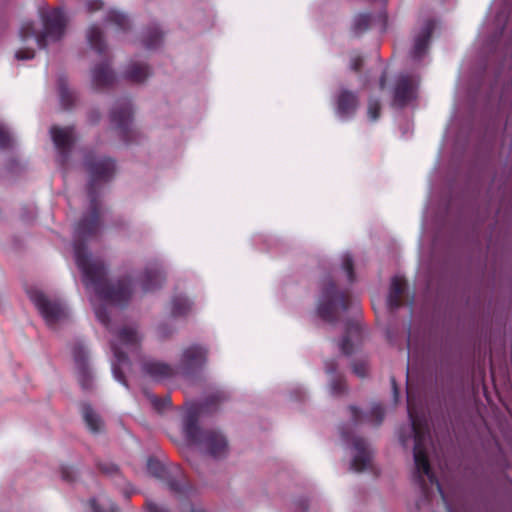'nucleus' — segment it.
Here are the masks:
<instances>
[{"instance_id":"1","label":"nucleus","mask_w":512,"mask_h":512,"mask_svg":"<svg viewBox=\"0 0 512 512\" xmlns=\"http://www.w3.org/2000/svg\"><path fill=\"white\" fill-rule=\"evenodd\" d=\"M85 168L89 174L88 197L90 211L79 221L74 233V255L78 268L83 274L86 288L94 293L91 298L98 321L109 331H113L106 304L125 305L132 294L131 280L124 278L111 282L107 278L104 263L88 253L85 242L95 237L100 230V204L98 184L110 181L116 171L113 159L97 157L92 153L85 156Z\"/></svg>"},{"instance_id":"2","label":"nucleus","mask_w":512,"mask_h":512,"mask_svg":"<svg viewBox=\"0 0 512 512\" xmlns=\"http://www.w3.org/2000/svg\"><path fill=\"white\" fill-rule=\"evenodd\" d=\"M408 416L411 423V431L414 437V473L413 480L419 486L423 496H430V485L435 484L443 500L445 495L435 474L432 472L428 460V446L431 443V434L428 419L424 412L419 413L413 406L410 394L407 396Z\"/></svg>"},{"instance_id":"3","label":"nucleus","mask_w":512,"mask_h":512,"mask_svg":"<svg viewBox=\"0 0 512 512\" xmlns=\"http://www.w3.org/2000/svg\"><path fill=\"white\" fill-rule=\"evenodd\" d=\"M224 399L225 395L222 392L210 395L203 403L189 407L183 417L185 438L190 443L198 446L201 451L216 459L227 455V438L218 430L201 429L198 420L201 413L212 410L214 405Z\"/></svg>"},{"instance_id":"4","label":"nucleus","mask_w":512,"mask_h":512,"mask_svg":"<svg viewBox=\"0 0 512 512\" xmlns=\"http://www.w3.org/2000/svg\"><path fill=\"white\" fill-rule=\"evenodd\" d=\"M42 21L43 31L39 34L36 33L32 22H24L19 31L21 40L26 42L29 39H35L38 47L44 49L48 42H56L63 37L67 18L60 8L43 13Z\"/></svg>"},{"instance_id":"5","label":"nucleus","mask_w":512,"mask_h":512,"mask_svg":"<svg viewBox=\"0 0 512 512\" xmlns=\"http://www.w3.org/2000/svg\"><path fill=\"white\" fill-rule=\"evenodd\" d=\"M141 342V336L134 326H123L115 332L114 338L111 340V349L114 354V362L112 363V372L114 378L128 387L122 367L130 366L128 353L138 351Z\"/></svg>"},{"instance_id":"6","label":"nucleus","mask_w":512,"mask_h":512,"mask_svg":"<svg viewBox=\"0 0 512 512\" xmlns=\"http://www.w3.org/2000/svg\"><path fill=\"white\" fill-rule=\"evenodd\" d=\"M350 307L355 314L358 313V304L340 292L330 278L325 279L317 307L320 318L328 323H336L339 311H347Z\"/></svg>"},{"instance_id":"7","label":"nucleus","mask_w":512,"mask_h":512,"mask_svg":"<svg viewBox=\"0 0 512 512\" xmlns=\"http://www.w3.org/2000/svg\"><path fill=\"white\" fill-rule=\"evenodd\" d=\"M147 471L153 477L164 481L169 490L178 497H187L193 490L187 483L186 476L179 466L165 467L159 460L149 458Z\"/></svg>"},{"instance_id":"8","label":"nucleus","mask_w":512,"mask_h":512,"mask_svg":"<svg viewBox=\"0 0 512 512\" xmlns=\"http://www.w3.org/2000/svg\"><path fill=\"white\" fill-rule=\"evenodd\" d=\"M28 293L48 326L53 327L67 318V309L60 300L49 298L36 289Z\"/></svg>"},{"instance_id":"9","label":"nucleus","mask_w":512,"mask_h":512,"mask_svg":"<svg viewBox=\"0 0 512 512\" xmlns=\"http://www.w3.org/2000/svg\"><path fill=\"white\" fill-rule=\"evenodd\" d=\"M207 353V349L200 345H191L184 349L176 368L177 374L191 376L201 370L207 362Z\"/></svg>"},{"instance_id":"10","label":"nucleus","mask_w":512,"mask_h":512,"mask_svg":"<svg viewBox=\"0 0 512 512\" xmlns=\"http://www.w3.org/2000/svg\"><path fill=\"white\" fill-rule=\"evenodd\" d=\"M341 436L344 441H352V448L354 454L351 460L350 469L355 472H362L366 470L371 463L372 452L368 443L360 437H351L350 434L344 429H341Z\"/></svg>"},{"instance_id":"11","label":"nucleus","mask_w":512,"mask_h":512,"mask_svg":"<svg viewBox=\"0 0 512 512\" xmlns=\"http://www.w3.org/2000/svg\"><path fill=\"white\" fill-rule=\"evenodd\" d=\"M111 123L119 130L125 141H130L129 133L132 132V106L128 99L117 102L110 113Z\"/></svg>"},{"instance_id":"12","label":"nucleus","mask_w":512,"mask_h":512,"mask_svg":"<svg viewBox=\"0 0 512 512\" xmlns=\"http://www.w3.org/2000/svg\"><path fill=\"white\" fill-rule=\"evenodd\" d=\"M360 104L357 92L341 87L335 96L336 114L341 119L352 118Z\"/></svg>"},{"instance_id":"13","label":"nucleus","mask_w":512,"mask_h":512,"mask_svg":"<svg viewBox=\"0 0 512 512\" xmlns=\"http://www.w3.org/2000/svg\"><path fill=\"white\" fill-rule=\"evenodd\" d=\"M73 358L77 369V378L81 388L89 391L93 388V375L88 366V353L85 347L77 344L73 348Z\"/></svg>"},{"instance_id":"14","label":"nucleus","mask_w":512,"mask_h":512,"mask_svg":"<svg viewBox=\"0 0 512 512\" xmlns=\"http://www.w3.org/2000/svg\"><path fill=\"white\" fill-rule=\"evenodd\" d=\"M50 134L56 149L60 153L61 162H66L75 141L74 128L52 126Z\"/></svg>"},{"instance_id":"15","label":"nucleus","mask_w":512,"mask_h":512,"mask_svg":"<svg viewBox=\"0 0 512 512\" xmlns=\"http://www.w3.org/2000/svg\"><path fill=\"white\" fill-rule=\"evenodd\" d=\"M435 28L432 19L426 20L414 36V43L410 55L414 60H421L427 53L430 39Z\"/></svg>"},{"instance_id":"16","label":"nucleus","mask_w":512,"mask_h":512,"mask_svg":"<svg viewBox=\"0 0 512 512\" xmlns=\"http://www.w3.org/2000/svg\"><path fill=\"white\" fill-rule=\"evenodd\" d=\"M141 370L145 376L157 382L172 378L177 374L176 368L155 359H145L142 362Z\"/></svg>"},{"instance_id":"17","label":"nucleus","mask_w":512,"mask_h":512,"mask_svg":"<svg viewBox=\"0 0 512 512\" xmlns=\"http://www.w3.org/2000/svg\"><path fill=\"white\" fill-rule=\"evenodd\" d=\"M362 337V328L359 320L355 317L348 320L345 324V335L340 342V350L344 355H351L354 350V344L358 343Z\"/></svg>"},{"instance_id":"18","label":"nucleus","mask_w":512,"mask_h":512,"mask_svg":"<svg viewBox=\"0 0 512 512\" xmlns=\"http://www.w3.org/2000/svg\"><path fill=\"white\" fill-rule=\"evenodd\" d=\"M416 85L414 80L407 76L401 75L396 81L394 88V102L399 107L405 106L409 101L415 98Z\"/></svg>"},{"instance_id":"19","label":"nucleus","mask_w":512,"mask_h":512,"mask_svg":"<svg viewBox=\"0 0 512 512\" xmlns=\"http://www.w3.org/2000/svg\"><path fill=\"white\" fill-rule=\"evenodd\" d=\"M91 80L97 90L108 88L114 83L115 75L106 57L91 70Z\"/></svg>"},{"instance_id":"20","label":"nucleus","mask_w":512,"mask_h":512,"mask_svg":"<svg viewBox=\"0 0 512 512\" xmlns=\"http://www.w3.org/2000/svg\"><path fill=\"white\" fill-rule=\"evenodd\" d=\"M325 371L331 375L329 380V393L333 397H341L348 391L345 377L337 373V363L334 360L325 362Z\"/></svg>"},{"instance_id":"21","label":"nucleus","mask_w":512,"mask_h":512,"mask_svg":"<svg viewBox=\"0 0 512 512\" xmlns=\"http://www.w3.org/2000/svg\"><path fill=\"white\" fill-rule=\"evenodd\" d=\"M165 280L163 269L158 264L148 266L142 276L141 286L144 292H151L160 288Z\"/></svg>"},{"instance_id":"22","label":"nucleus","mask_w":512,"mask_h":512,"mask_svg":"<svg viewBox=\"0 0 512 512\" xmlns=\"http://www.w3.org/2000/svg\"><path fill=\"white\" fill-rule=\"evenodd\" d=\"M405 287L406 283L403 278L398 276L392 278L387 298V305L390 310L398 309L401 306V297L405 291Z\"/></svg>"},{"instance_id":"23","label":"nucleus","mask_w":512,"mask_h":512,"mask_svg":"<svg viewBox=\"0 0 512 512\" xmlns=\"http://www.w3.org/2000/svg\"><path fill=\"white\" fill-rule=\"evenodd\" d=\"M86 36L91 49L96 51L100 56H106L107 45L101 28L97 25L90 26Z\"/></svg>"},{"instance_id":"24","label":"nucleus","mask_w":512,"mask_h":512,"mask_svg":"<svg viewBox=\"0 0 512 512\" xmlns=\"http://www.w3.org/2000/svg\"><path fill=\"white\" fill-rule=\"evenodd\" d=\"M57 87L61 106L64 109H71L77 100V96L75 92L68 87L67 79L64 76H59Z\"/></svg>"},{"instance_id":"25","label":"nucleus","mask_w":512,"mask_h":512,"mask_svg":"<svg viewBox=\"0 0 512 512\" xmlns=\"http://www.w3.org/2000/svg\"><path fill=\"white\" fill-rule=\"evenodd\" d=\"M150 68L139 62L129 64L125 70V78L134 83H142L150 76Z\"/></svg>"},{"instance_id":"26","label":"nucleus","mask_w":512,"mask_h":512,"mask_svg":"<svg viewBox=\"0 0 512 512\" xmlns=\"http://www.w3.org/2000/svg\"><path fill=\"white\" fill-rule=\"evenodd\" d=\"M192 302L184 295H176L171 300V314L173 317H183L192 311Z\"/></svg>"},{"instance_id":"27","label":"nucleus","mask_w":512,"mask_h":512,"mask_svg":"<svg viewBox=\"0 0 512 512\" xmlns=\"http://www.w3.org/2000/svg\"><path fill=\"white\" fill-rule=\"evenodd\" d=\"M82 415L87 427L92 433H98L102 430L103 422L89 404L82 405Z\"/></svg>"},{"instance_id":"28","label":"nucleus","mask_w":512,"mask_h":512,"mask_svg":"<svg viewBox=\"0 0 512 512\" xmlns=\"http://www.w3.org/2000/svg\"><path fill=\"white\" fill-rule=\"evenodd\" d=\"M163 33L157 26L149 28L143 37V45L147 49H155L162 43Z\"/></svg>"},{"instance_id":"29","label":"nucleus","mask_w":512,"mask_h":512,"mask_svg":"<svg viewBox=\"0 0 512 512\" xmlns=\"http://www.w3.org/2000/svg\"><path fill=\"white\" fill-rule=\"evenodd\" d=\"M106 22L116 25L120 30L126 31L129 28L127 16L117 10H110L106 15Z\"/></svg>"},{"instance_id":"30","label":"nucleus","mask_w":512,"mask_h":512,"mask_svg":"<svg viewBox=\"0 0 512 512\" xmlns=\"http://www.w3.org/2000/svg\"><path fill=\"white\" fill-rule=\"evenodd\" d=\"M371 23V15L368 13H362L355 17L353 22V31L355 34H361L366 31Z\"/></svg>"},{"instance_id":"31","label":"nucleus","mask_w":512,"mask_h":512,"mask_svg":"<svg viewBox=\"0 0 512 512\" xmlns=\"http://www.w3.org/2000/svg\"><path fill=\"white\" fill-rule=\"evenodd\" d=\"M381 104L378 99L370 98L368 100L367 114L371 121H376L380 117Z\"/></svg>"},{"instance_id":"32","label":"nucleus","mask_w":512,"mask_h":512,"mask_svg":"<svg viewBox=\"0 0 512 512\" xmlns=\"http://www.w3.org/2000/svg\"><path fill=\"white\" fill-rule=\"evenodd\" d=\"M368 420L373 422L376 426L380 425L384 418V408L380 404L372 406L370 414L367 416Z\"/></svg>"},{"instance_id":"33","label":"nucleus","mask_w":512,"mask_h":512,"mask_svg":"<svg viewBox=\"0 0 512 512\" xmlns=\"http://www.w3.org/2000/svg\"><path fill=\"white\" fill-rule=\"evenodd\" d=\"M149 398H150V401H151L153 407L158 412L164 411L165 409H167L171 405V399L168 396L164 397V398H158V397H156L154 395H151Z\"/></svg>"},{"instance_id":"34","label":"nucleus","mask_w":512,"mask_h":512,"mask_svg":"<svg viewBox=\"0 0 512 512\" xmlns=\"http://www.w3.org/2000/svg\"><path fill=\"white\" fill-rule=\"evenodd\" d=\"M342 267L347 274V278L350 282L354 280V271H353V259L349 255H345L342 260Z\"/></svg>"},{"instance_id":"35","label":"nucleus","mask_w":512,"mask_h":512,"mask_svg":"<svg viewBox=\"0 0 512 512\" xmlns=\"http://www.w3.org/2000/svg\"><path fill=\"white\" fill-rule=\"evenodd\" d=\"M11 144L12 138L9 131L3 125H0V148H9Z\"/></svg>"},{"instance_id":"36","label":"nucleus","mask_w":512,"mask_h":512,"mask_svg":"<svg viewBox=\"0 0 512 512\" xmlns=\"http://www.w3.org/2000/svg\"><path fill=\"white\" fill-rule=\"evenodd\" d=\"M108 507L102 508L95 499L90 501L91 508L94 512H118L117 507L110 501H108Z\"/></svg>"},{"instance_id":"37","label":"nucleus","mask_w":512,"mask_h":512,"mask_svg":"<svg viewBox=\"0 0 512 512\" xmlns=\"http://www.w3.org/2000/svg\"><path fill=\"white\" fill-rule=\"evenodd\" d=\"M352 370L355 375L360 378H364L367 375V364L364 361L355 362L352 365Z\"/></svg>"},{"instance_id":"38","label":"nucleus","mask_w":512,"mask_h":512,"mask_svg":"<svg viewBox=\"0 0 512 512\" xmlns=\"http://www.w3.org/2000/svg\"><path fill=\"white\" fill-rule=\"evenodd\" d=\"M35 57V51L30 48H22L16 51L15 58L17 60H30Z\"/></svg>"},{"instance_id":"39","label":"nucleus","mask_w":512,"mask_h":512,"mask_svg":"<svg viewBox=\"0 0 512 512\" xmlns=\"http://www.w3.org/2000/svg\"><path fill=\"white\" fill-rule=\"evenodd\" d=\"M98 468L102 473L107 475L112 476L118 473V467L113 463H99Z\"/></svg>"},{"instance_id":"40","label":"nucleus","mask_w":512,"mask_h":512,"mask_svg":"<svg viewBox=\"0 0 512 512\" xmlns=\"http://www.w3.org/2000/svg\"><path fill=\"white\" fill-rule=\"evenodd\" d=\"M74 470L72 467H68V466H63L61 468V477L63 480L67 481V482H72L75 478V475H74Z\"/></svg>"},{"instance_id":"41","label":"nucleus","mask_w":512,"mask_h":512,"mask_svg":"<svg viewBox=\"0 0 512 512\" xmlns=\"http://www.w3.org/2000/svg\"><path fill=\"white\" fill-rule=\"evenodd\" d=\"M104 3L101 0H89L86 2V8L89 12L101 10Z\"/></svg>"},{"instance_id":"42","label":"nucleus","mask_w":512,"mask_h":512,"mask_svg":"<svg viewBox=\"0 0 512 512\" xmlns=\"http://www.w3.org/2000/svg\"><path fill=\"white\" fill-rule=\"evenodd\" d=\"M101 114L97 109H92L87 114V120L90 124L94 125L100 121Z\"/></svg>"},{"instance_id":"43","label":"nucleus","mask_w":512,"mask_h":512,"mask_svg":"<svg viewBox=\"0 0 512 512\" xmlns=\"http://www.w3.org/2000/svg\"><path fill=\"white\" fill-rule=\"evenodd\" d=\"M349 410L351 413V420H352L353 424L356 425V424L360 423L361 418H362V413L358 410V408L355 406H350Z\"/></svg>"},{"instance_id":"44","label":"nucleus","mask_w":512,"mask_h":512,"mask_svg":"<svg viewBox=\"0 0 512 512\" xmlns=\"http://www.w3.org/2000/svg\"><path fill=\"white\" fill-rule=\"evenodd\" d=\"M362 66V58L359 55H354L350 60V68L354 71H358Z\"/></svg>"},{"instance_id":"45","label":"nucleus","mask_w":512,"mask_h":512,"mask_svg":"<svg viewBox=\"0 0 512 512\" xmlns=\"http://www.w3.org/2000/svg\"><path fill=\"white\" fill-rule=\"evenodd\" d=\"M147 509L149 512H170L167 508L153 502L147 503Z\"/></svg>"},{"instance_id":"46","label":"nucleus","mask_w":512,"mask_h":512,"mask_svg":"<svg viewBox=\"0 0 512 512\" xmlns=\"http://www.w3.org/2000/svg\"><path fill=\"white\" fill-rule=\"evenodd\" d=\"M158 334L160 337L165 338L171 334V331L168 330L166 325H161L158 327Z\"/></svg>"},{"instance_id":"47","label":"nucleus","mask_w":512,"mask_h":512,"mask_svg":"<svg viewBox=\"0 0 512 512\" xmlns=\"http://www.w3.org/2000/svg\"><path fill=\"white\" fill-rule=\"evenodd\" d=\"M385 85H386V73H383L382 76L380 77V81H379L380 89H384Z\"/></svg>"},{"instance_id":"48","label":"nucleus","mask_w":512,"mask_h":512,"mask_svg":"<svg viewBox=\"0 0 512 512\" xmlns=\"http://www.w3.org/2000/svg\"><path fill=\"white\" fill-rule=\"evenodd\" d=\"M299 506H300V508H301V510H302L303 512H304V511H306V510H307V507H308V505H307V501H306V500H300V501H299Z\"/></svg>"},{"instance_id":"49","label":"nucleus","mask_w":512,"mask_h":512,"mask_svg":"<svg viewBox=\"0 0 512 512\" xmlns=\"http://www.w3.org/2000/svg\"><path fill=\"white\" fill-rule=\"evenodd\" d=\"M392 384H393L394 395L397 398L398 391H397V387H396V383H395L394 379H392Z\"/></svg>"},{"instance_id":"50","label":"nucleus","mask_w":512,"mask_h":512,"mask_svg":"<svg viewBox=\"0 0 512 512\" xmlns=\"http://www.w3.org/2000/svg\"><path fill=\"white\" fill-rule=\"evenodd\" d=\"M190 512H205L204 510L202 509H196V508H191Z\"/></svg>"},{"instance_id":"51","label":"nucleus","mask_w":512,"mask_h":512,"mask_svg":"<svg viewBox=\"0 0 512 512\" xmlns=\"http://www.w3.org/2000/svg\"><path fill=\"white\" fill-rule=\"evenodd\" d=\"M401 441H402L403 445H405L406 440L405 439H401Z\"/></svg>"}]
</instances>
